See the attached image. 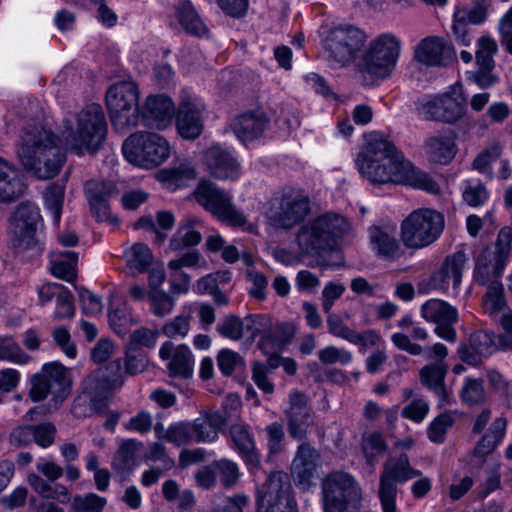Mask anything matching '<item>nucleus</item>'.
I'll return each instance as SVG.
<instances>
[{
    "label": "nucleus",
    "mask_w": 512,
    "mask_h": 512,
    "mask_svg": "<svg viewBox=\"0 0 512 512\" xmlns=\"http://www.w3.org/2000/svg\"><path fill=\"white\" fill-rule=\"evenodd\" d=\"M355 164L363 178L375 185L404 184L431 194H439V184L406 160L385 135L373 132L357 154Z\"/></svg>",
    "instance_id": "f257e3e1"
},
{
    "label": "nucleus",
    "mask_w": 512,
    "mask_h": 512,
    "mask_svg": "<svg viewBox=\"0 0 512 512\" xmlns=\"http://www.w3.org/2000/svg\"><path fill=\"white\" fill-rule=\"evenodd\" d=\"M18 155L22 166L40 180L55 177L65 161L58 137L45 129L26 132Z\"/></svg>",
    "instance_id": "f03ea898"
},
{
    "label": "nucleus",
    "mask_w": 512,
    "mask_h": 512,
    "mask_svg": "<svg viewBox=\"0 0 512 512\" xmlns=\"http://www.w3.org/2000/svg\"><path fill=\"white\" fill-rule=\"evenodd\" d=\"M349 230L350 224L346 218L330 212L304 225L298 233L297 240L303 251L318 254L333 249Z\"/></svg>",
    "instance_id": "7ed1b4c3"
},
{
    "label": "nucleus",
    "mask_w": 512,
    "mask_h": 512,
    "mask_svg": "<svg viewBox=\"0 0 512 512\" xmlns=\"http://www.w3.org/2000/svg\"><path fill=\"white\" fill-rule=\"evenodd\" d=\"M366 41V33L355 25L333 27L322 40L324 58L331 68L346 67L358 58Z\"/></svg>",
    "instance_id": "20e7f679"
},
{
    "label": "nucleus",
    "mask_w": 512,
    "mask_h": 512,
    "mask_svg": "<svg viewBox=\"0 0 512 512\" xmlns=\"http://www.w3.org/2000/svg\"><path fill=\"white\" fill-rule=\"evenodd\" d=\"M139 88L132 80L112 84L105 96L106 107L113 128L124 133L139 121Z\"/></svg>",
    "instance_id": "39448f33"
},
{
    "label": "nucleus",
    "mask_w": 512,
    "mask_h": 512,
    "mask_svg": "<svg viewBox=\"0 0 512 512\" xmlns=\"http://www.w3.org/2000/svg\"><path fill=\"white\" fill-rule=\"evenodd\" d=\"M124 158L134 166L153 169L164 163L170 156L168 141L158 133L136 131L122 144Z\"/></svg>",
    "instance_id": "423d86ee"
},
{
    "label": "nucleus",
    "mask_w": 512,
    "mask_h": 512,
    "mask_svg": "<svg viewBox=\"0 0 512 512\" xmlns=\"http://www.w3.org/2000/svg\"><path fill=\"white\" fill-rule=\"evenodd\" d=\"M444 226V216L438 211L428 208L417 209L402 221L401 241L408 249L426 248L441 236Z\"/></svg>",
    "instance_id": "0eeeda50"
},
{
    "label": "nucleus",
    "mask_w": 512,
    "mask_h": 512,
    "mask_svg": "<svg viewBox=\"0 0 512 512\" xmlns=\"http://www.w3.org/2000/svg\"><path fill=\"white\" fill-rule=\"evenodd\" d=\"M512 229L503 227L492 250L486 247L475 258L474 280L482 286L501 283V277L506 267L511 251Z\"/></svg>",
    "instance_id": "6e6552de"
},
{
    "label": "nucleus",
    "mask_w": 512,
    "mask_h": 512,
    "mask_svg": "<svg viewBox=\"0 0 512 512\" xmlns=\"http://www.w3.org/2000/svg\"><path fill=\"white\" fill-rule=\"evenodd\" d=\"M28 395L33 402L45 400L52 395L56 406L67 397L71 387L69 370L59 361L45 363L40 371L29 379Z\"/></svg>",
    "instance_id": "1a4fd4ad"
},
{
    "label": "nucleus",
    "mask_w": 512,
    "mask_h": 512,
    "mask_svg": "<svg viewBox=\"0 0 512 512\" xmlns=\"http://www.w3.org/2000/svg\"><path fill=\"white\" fill-rule=\"evenodd\" d=\"M401 51V41L392 33H383L373 39L363 54L359 70L375 78L384 79L394 71Z\"/></svg>",
    "instance_id": "9d476101"
},
{
    "label": "nucleus",
    "mask_w": 512,
    "mask_h": 512,
    "mask_svg": "<svg viewBox=\"0 0 512 512\" xmlns=\"http://www.w3.org/2000/svg\"><path fill=\"white\" fill-rule=\"evenodd\" d=\"M310 212L309 198L294 188H284L270 201L267 216L270 222L279 228L291 229Z\"/></svg>",
    "instance_id": "9b49d317"
},
{
    "label": "nucleus",
    "mask_w": 512,
    "mask_h": 512,
    "mask_svg": "<svg viewBox=\"0 0 512 512\" xmlns=\"http://www.w3.org/2000/svg\"><path fill=\"white\" fill-rule=\"evenodd\" d=\"M196 201L220 221L233 226L245 227L247 219L232 202V196L209 180L199 182L194 191Z\"/></svg>",
    "instance_id": "f8f14e48"
},
{
    "label": "nucleus",
    "mask_w": 512,
    "mask_h": 512,
    "mask_svg": "<svg viewBox=\"0 0 512 512\" xmlns=\"http://www.w3.org/2000/svg\"><path fill=\"white\" fill-rule=\"evenodd\" d=\"M41 221L39 208L29 202L19 204L9 219L10 242L16 253L40 251L37 230Z\"/></svg>",
    "instance_id": "ddd939ff"
},
{
    "label": "nucleus",
    "mask_w": 512,
    "mask_h": 512,
    "mask_svg": "<svg viewBox=\"0 0 512 512\" xmlns=\"http://www.w3.org/2000/svg\"><path fill=\"white\" fill-rule=\"evenodd\" d=\"M257 512H297L289 476L282 471L269 474L257 492Z\"/></svg>",
    "instance_id": "4468645a"
},
{
    "label": "nucleus",
    "mask_w": 512,
    "mask_h": 512,
    "mask_svg": "<svg viewBox=\"0 0 512 512\" xmlns=\"http://www.w3.org/2000/svg\"><path fill=\"white\" fill-rule=\"evenodd\" d=\"M422 475V472L411 467L409 458L405 453L397 459H390L384 464L380 476L379 498L382 509L391 512L396 507L397 482H405Z\"/></svg>",
    "instance_id": "2eb2a0df"
},
{
    "label": "nucleus",
    "mask_w": 512,
    "mask_h": 512,
    "mask_svg": "<svg viewBox=\"0 0 512 512\" xmlns=\"http://www.w3.org/2000/svg\"><path fill=\"white\" fill-rule=\"evenodd\" d=\"M325 512H343L350 503H357L360 488L348 473L333 472L322 483Z\"/></svg>",
    "instance_id": "dca6fc26"
},
{
    "label": "nucleus",
    "mask_w": 512,
    "mask_h": 512,
    "mask_svg": "<svg viewBox=\"0 0 512 512\" xmlns=\"http://www.w3.org/2000/svg\"><path fill=\"white\" fill-rule=\"evenodd\" d=\"M289 407L284 411L289 435L295 440H304L315 426V416L308 405L306 394L294 390L289 394Z\"/></svg>",
    "instance_id": "f3484780"
},
{
    "label": "nucleus",
    "mask_w": 512,
    "mask_h": 512,
    "mask_svg": "<svg viewBox=\"0 0 512 512\" xmlns=\"http://www.w3.org/2000/svg\"><path fill=\"white\" fill-rule=\"evenodd\" d=\"M421 316L427 322L435 324L434 332L440 338L455 342L457 333L454 325L458 322L456 307L440 299H430L420 308Z\"/></svg>",
    "instance_id": "a211bd4d"
},
{
    "label": "nucleus",
    "mask_w": 512,
    "mask_h": 512,
    "mask_svg": "<svg viewBox=\"0 0 512 512\" xmlns=\"http://www.w3.org/2000/svg\"><path fill=\"white\" fill-rule=\"evenodd\" d=\"M64 123L65 144L75 150L77 154H82L85 151L93 154L95 151L92 141L96 132V106L90 105L78 114L76 131L73 130L70 121L65 120Z\"/></svg>",
    "instance_id": "6ab92c4d"
},
{
    "label": "nucleus",
    "mask_w": 512,
    "mask_h": 512,
    "mask_svg": "<svg viewBox=\"0 0 512 512\" xmlns=\"http://www.w3.org/2000/svg\"><path fill=\"white\" fill-rule=\"evenodd\" d=\"M426 119L453 124L460 120L466 111V101L455 90L435 96L421 106Z\"/></svg>",
    "instance_id": "aec40b11"
},
{
    "label": "nucleus",
    "mask_w": 512,
    "mask_h": 512,
    "mask_svg": "<svg viewBox=\"0 0 512 512\" xmlns=\"http://www.w3.org/2000/svg\"><path fill=\"white\" fill-rule=\"evenodd\" d=\"M423 150L429 162L439 165L450 164L459 151L456 132L453 130L435 132L425 139Z\"/></svg>",
    "instance_id": "412c9836"
},
{
    "label": "nucleus",
    "mask_w": 512,
    "mask_h": 512,
    "mask_svg": "<svg viewBox=\"0 0 512 512\" xmlns=\"http://www.w3.org/2000/svg\"><path fill=\"white\" fill-rule=\"evenodd\" d=\"M175 114V105L166 95L148 96L139 109L144 124L151 128L164 129L171 124Z\"/></svg>",
    "instance_id": "4be33fe9"
},
{
    "label": "nucleus",
    "mask_w": 512,
    "mask_h": 512,
    "mask_svg": "<svg viewBox=\"0 0 512 512\" xmlns=\"http://www.w3.org/2000/svg\"><path fill=\"white\" fill-rule=\"evenodd\" d=\"M320 466V452L309 443L303 442L298 446L291 463V474L298 484L307 487L311 484Z\"/></svg>",
    "instance_id": "5701e85b"
},
{
    "label": "nucleus",
    "mask_w": 512,
    "mask_h": 512,
    "mask_svg": "<svg viewBox=\"0 0 512 512\" xmlns=\"http://www.w3.org/2000/svg\"><path fill=\"white\" fill-rule=\"evenodd\" d=\"M209 173L220 180H236L240 176V164L234 156L220 146L210 147L204 155Z\"/></svg>",
    "instance_id": "b1692460"
},
{
    "label": "nucleus",
    "mask_w": 512,
    "mask_h": 512,
    "mask_svg": "<svg viewBox=\"0 0 512 512\" xmlns=\"http://www.w3.org/2000/svg\"><path fill=\"white\" fill-rule=\"evenodd\" d=\"M368 232L371 249L379 258L395 261L404 255L394 229L372 226Z\"/></svg>",
    "instance_id": "393cba45"
},
{
    "label": "nucleus",
    "mask_w": 512,
    "mask_h": 512,
    "mask_svg": "<svg viewBox=\"0 0 512 512\" xmlns=\"http://www.w3.org/2000/svg\"><path fill=\"white\" fill-rule=\"evenodd\" d=\"M159 356L163 360H169L167 368L169 374L174 377L188 378L193 372V355L186 345L174 346L170 341L162 344Z\"/></svg>",
    "instance_id": "a878e982"
},
{
    "label": "nucleus",
    "mask_w": 512,
    "mask_h": 512,
    "mask_svg": "<svg viewBox=\"0 0 512 512\" xmlns=\"http://www.w3.org/2000/svg\"><path fill=\"white\" fill-rule=\"evenodd\" d=\"M26 184L22 172L0 158V202L10 203L24 195Z\"/></svg>",
    "instance_id": "bb28decb"
},
{
    "label": "nucleus",
    "mask_w": 512,
    "mask_h": 512,
    "mask_svg": "<svg viewBox=\"0 0 512 512\" xmlns=\"http://www.w3.org/2000/svg\"><path fill=\"white\" fill-rule=\"evenodd\" d=\"M466 262L467 257L463 251H457L448 256L440 270L432 275V288L444 290L448 287L450 281H452L455 288L458 287L461 283L462 271Z\"/></svg>",
    "instance_id": "cd10ccee"
},
{
    "label": "nucleus",
    "mask_w": 512,
    "mask_h": 512,
    "mask_svg": "<svg viewBox=\"0 0 512 512\" xmlns=\"http://www.w3.org/2000/svg\"><path fill=\"white\" fill-rule=\"evenodd\" d=\"M203 105L196 101H182L177 117V129L185 139L197 138L203 129L202 124Z\"/></svg>",
    "instance_id": "c85d7f7f"
},
{
    "label": "nucleus",
    "mask_w": 512,
    "mask_h": 512,
    "mask_svg": "<svg viewBox=\"0 0 512 512\" xmlns=\"http://www.w3.org/2000/svg\"><path fill=\"white\" fill-rule=\"evenodd\" d=\"M229 436L233 447L246 463L253 466L259 465L260 457L256 449L253 433L248 424L244 422L232 424L229 427Z\"/></svg>",
    "instance_id": "c756f323"
},
{
    "label": "nucleus",
    "mask_w": 512,
    "mask_h": 512,
    "mask_svg": "<svg viewBox=\"0 0 512 512\" xmlns=\"http://www.w3.org/2000/svg\"><path fill=\"white\" fill-rule=\"evenodd\" d=\"M268 119L263 112L245 113L232 121V129L236 137L243 143L261 137L267 127Z\"/></svg>",
    "instance_id": "7c9ffc66"
},
{
    "label": "nucleus",
    "mask_w": 512,
    "mask_h": 512,
    "mask_svg": "<svg viewBox=\"0 0 512 512\" xmlns=\"http://www.w3.org/2000/svg\"><path fill=\"white\" fill-rule=\"evenodd\" d=\"M123 382L120 357H115L109 362L98 365V399H107L112 396L115 390L122 387Z\"/></svg>",
    "instance_id": "2f4dec72"
},
{
    "label": "nucleus",
    "mask_w": 512,
    "mask_h": 512,
    "mask_svg": "<svg viewBox=\"0 0 512 512\" xmlns=\"http://www.w3.org/2000/svg\"><path fill=\"white\" fill-rule=\"evenodd\" d=\"M493 339L486 331H477L470 335L469 343L459 347V355L462 361L470 365H477L483 357L489 356L493 350Z\"/></svg>",
    "instance_id": "473e14b6"
},
{
    "label": "nucleus",
    "mask_w": 512,
    "mask_h": 512,
    "mask_svg": "<svg viewBox=\"0 0 512 512\" xmlns=\"http://www.w3.org/2000/svg\"><path fill=\"white\" fill-rule=\"evenodd\" d=\"M447 366L443 362L425 365L420 370L421 383L432 390L439 398V404L450 403V396L444 385Z\"/></svg>",
    "instance_id": "72a5a7b5"
},
{
    "label": "nucleus",
    "mask_w": 512,
    "mask_h": 512,
    "mask_svg": "<svg viewBox=\"0 0 512 512\" xmlns=\"http://www.w3.org/2000/svg\"><path fill=\"white\" fill-rule=\"evenodd\" d=\"M51 274L63 281L73 283L77 277L78 254L74 251H53L49 256Z\"/></svg>",
    "instance_id": "f704fd0d"
},
{
    "label": "nucleus",
    "mask_w": 512,
    "mask_h": 512,
    "mask_svg": "<svg viewBox=\"0 0 512 512\" xmlns=\"http://www.w3.org/2000/svg\"><path fill=\"white\" fill-rule=\"evenodd\" d=\"M201 224V220L195 216L185 217L179 224L176 233L170 239L169 246L174 251L193 247L201 242V234L195 227Z\"/></svg>",
    "instance_id": "c9c22d12"
},
{
    "label": "nucleus",
    "mask_w": 512,
    "mask_h": 512,
    "mask_svg": "<svg viewBox=\"0 0 512 512\" xmlns=\"http://www.w3.org/2000/svg\"><path fill=\"white\" fill-rule=\"evenodd\" d=\"M96 411V375L89 374L82 382L81 393L76 397L72 413L77 418L91 416Z\"/></svg>",
    "instance_id": "e433bc0d"
},
{
    "label": "nucleus",
    "mask_w": 512,
    "mask_h": 512,
    "mask_svg": "<svg viewBox=\"0 0 512 512\" xmlns=\"http://www.w3.org/2000/svg\"><path fill=\"white\" fill-rule=\"evenodd\" d=\"M507 420L504 417L496 418L487 432L477 443L474 449V455L478 457H485L492 453L496 447L502 442L506 433Z\"/></svg>",
    "instance_id": "4c0bfd02"
},
{
    "label": "nucleus",
    "mask_w": 512,
    "mask_h": 512,
    "mask_svg": "<svg viewBox=\"0 0 512 512\" xmlns=\"http://www.w3.org/2000/svg\"><path fill=\"white\" fill-rule=\"evenodd\" d=\"M445 43L442 38L428 36L422 39L415 48V59L427 66L440 64Z\"/></svg>",
    "instance_id": "58836bf2"
},
{
    "label": "nucleus",
    "mask_w": 512,
    "mask_h": 512,
    "mask_svg": "<svg viewBox=\"0 0 512 512\" xmlns=\"http://www.w3.org/2000/svg\"><path fill=\"white\" fill-rule=\"evenodd\" d=\"M176 14L181 26L187 33L199 37L207 34L208 30L206 25L189 0L179 1L176 6Z\"/></svg>",
    "instance_id": "ea45409f"
},
{
    "label": "nucleus",
    "mask_w": 512,
    "mask_h": 512,
    "mask_svg": "<svg viewBox=\"0 0 512 512\" xmlns=\"http://www.w3.org/2000/svg\"><path fill=\"white\" fill-rule=\"evenodd\" d=\"M409 335L405 333H394L391 336L392 343L400 350L417 356L423 353V348L411 341V338L416 341H425L428 338V332L425 328L418 324L413 325L409 330Z\"/></svg>",
    "instance_id": "a19ab883"
},
{
    "label": "nucleus",
    "mask_w": 512,
    "mask_h": 512,
    "mask_svg": "<svg viewBox=\"0 0 512 512\" xmlns=\"http://www.w3.org/2000/svg\"><path fill=\"white\" fill-rule=\"evenodd\" d=\"M31 360L32 356L27 354L12 336H0V361L24 366Z\"/></svg>",
    "instance_id": "79ce46f5"
},
{
    "label": "nucleus",
    "mask_w": 512,
    "mask_h": 512,
    "mask_svg": "<svg viewBox=\"0 0 512 512\" xmlns=\"http://www.w3.org/2000/svg\"><path fill=\"white\" fill-rule=\"evenodd\" d=\"M127 266L143 273L148 270L153 262V254L150 248L144 243L133 244L125 253Z\"/></svg>",
    "instance_id": "37998d69"
},
{
    "label": "nucleus",
    "mask_w": 512,
    "mask_h": 512,
    "mask_svg": "<svg viewBox=\"0 0 512 512\" xmlns=\"http://www.w3.org/2000/svg\"><path fill=\"white\" fill-rule=\"evenodd\" d=\"M502 151L503 147L500 143H492L476 155L471 164L472 168L492 179L493 171L491 165L501 157Z\"/></svg>",
    "instance_id": "c03bdc74"
},
{
    "label": "nucleus",
    "mask_w": 512,
    "mask_h": 512,
    "mask_svg": "<svg viewBox=\"0 0 512 512\" xmlns=\"http://www.w3.org/2000/svg\"><path fill=\"white\" fill-rule=\"evenodd\" d=\"M242 320L239 316L234 314L226 315L216 326V331L224 338H228L233 341L241 340L244 336L245 329H249V322H252L251 316L246 317Z\"/></svg>",
    "instance_id": "a18cd8bd"
},
{
    "label": "nucleus",
    "mask_w": 512,
    "mask_h": 512,
    "mask_svg": "<svg viewBox=\"0 0 512 512\" xmlns=\"http://www.w3.org/2000/svg\"><path fill=\"white\" fill-rule=\"evenodd\" d=\"M362 451L368 465L373 466L377 462V456L387 450L384 437L379 432H371L362 438Z\"/></svg>",
    "instance_id": "49530a36"
},
{
    "label": "nucleus",
    "mask_w": 512,
    "mask_h": 512,
    "mask_svg": "<svg viewBox=\"0 0 512 512\" xmlns=\"http://www.w3.org/2000/svg\"><path fill=\"white\" fill-rule=\"evenodd\" d=\"M150 310L158 318L170 315L175 307V299L163 290H154L148 293Z\"/></svg>",
    "instance_id": "de8ad7c7"
},
{
    "label": "nucleus",
    "mask_w": 512,
    "mask_h": 512,
    "mask_svg": "<svg viewBox=\"0 0 512 512\" xmlns=\"http://www.w3.org/2000/svg\"><path fill=\"white\" fill-rule=\"evenodd\" d=\"M109 325L118 335L124 336L132 324V315L126 303H119L108 314Z\"/></svg>",
    "instance_id": "09e8293b"
},
{
    "label": "nucleus",
    "mask_w": 512,
    "mask_h": 512,
    "mask_svg": "<svg viewBox=\"0 0 512 512\" xmlns=\"http://www.w3.org/2000/svg\"><path fill=\"white\" fill-rule=\"evenodd\" d=\"M216 361L219 370L225 376H230L245 368L244 358L238 352L227 348L218 352Z\"/></svg>",
    "instance_id": "8fccbe9b"
},
{
    "label": "nucleus",
    "mask_w": 512,
    "mask_h": 512,
    "mask_svg": "<svg viewBox=\"0 0 512 512\" xmlns=\"http://www.w3.org/2000/svg\"><path fill=\"white\" fill-rule=\"evenodd\" d=\"M488 290L483 299V307L487 314L495 316L504 311L506 302L502 283L487 286Z\"/></svg>",
    "instance_id": "3c124183"
},
{
    "label": "nucleus",
    "mask_w": 512,
    "mask_h": 512,
    "mask_svg": "<svg viewBox=\"0 0 512 512\" xmlns=\"http://www.w3.org/2000/svg\"><path fill=\"white\" fill-rule=\"evenodd\" d=\"M64 200V187L59 184L50 185L44 192L45 207L51 213L56 224L59 223Z\"/></svg>",
    "instance_id": "603ef678"
},
{
    "label": "nucleus",
    "mask_w": 512,
    "mask_h": 512,
    "mask_svg": "<svg viewBox=\"0 0 512 512\" xmlns=\"http://www.w3.org/2000/svg\"><path fill=\"white\" fill-rule=\"evenodd\" d=\"M495 64H476V70L467 72V79L481 89H487L499 81L494 73Z\"/></svg>",
    "instance_id": "864d4df0"
},
{
    "label": "nucleus",
    "mask_w": 512,
    "mask_h": 512,
    "mask_svg": "<svg viewBox=\"0 0 512 512\" xmlns=\"http://www.w3.org/2000/svg\"><path fill=\"white\" fill-rule=\"evenodd\" d=\"M212 467L219 473L220 481L224 487H232L239 479L240 472L237 464L223 458L212 463Z\"/></svg>",
    "instance_id": "5fc2aeb1"
},
{
    "label": "nucleus",
    "mask_w": 512,
    "mask_h": 512,
    "mask_svg": "<svg viewBox=\"0 0 512 512\" xmlns=\"http://www.w3.org/2000/svg\"><path fill=\"white\" fill-rule=\"evenodd\" d=\"M163 175H165V179L169 181L183 183L187 180L194 179L196 177V170L190 161L183 160L178 164H175L173 167L165 170Z\"/></svg>",
    "instance_id": "6e6d98bb"
},
{
    "label": "nucleus",
    "mask_w": 512,
    "mask_h": 512,
    "mask_svg": "<svg viewBox=\"0 0 512 512\" xmlns=\"http://www.w3.org/2000/svg\"><path fill=\"white\" fill-rule=\"evenodd\" d=\"M498 51L496 41L490 36H482L477 40L475 53L476 64H495L494 55Z\"/></svg>",
    "instance_id": "4d7b16f0"
},
{
    "label": "nucleus",
    "mask_w": 512,
    "mask_h": 512,
    "mask_svg": "<svg viewBox=\"0 0 512 512\" xmlns=\"http://www.w3.org/2000/svg\"><path fill=\"white\" fill-rule=\"evenodd\" d=\"M163 440L173 443L176 446L187 445L193 442L190 425L176 423L171 425L165 432Z\"/></svg>",
    "instance_id": "13d9d810"
},
{
    "label": "nucleus",
    "mask_w": 512,
    "mask_h": 512,
    "mask_svg": "<svg viewBox=\"0 0 512 512\" xmlns=\"http://www.w3.org/2000/svg\"><path fill=\"white\" fill-rule=\"evenodd\" d=\"M53 342L61 351L71 359L77 356V348L75 343L71 340V334L64 326L55 327L52 331Z\"/></svg>",
    "instance_id": "bf43d9fd"
},
{
    "label": "nucleus",
    "mask_w": 512,
    "mask_h": 512,
    "mask_svg": "<svg viewBox=\"0 0 512 512\" xmlns=\"http://www.w3.org/2000/svg\"><path fill=\"white\" fill-rule=\"evenodd\" d=\"M190 429L193 435V442H213L218 438L216 429L212 428L203 416L195 419Z\"/></svg>",
    "instance_id": "052dcab7"
},
{
    "label": "nucleus",
    "mask_w": 512,
    "mask_h": 512,
    "mask_svg": "<svg viewBox=\"0 0 512 512\" xmlns=\"http://www.w3.org/2000/svg\"><path fill=\"white\" fill-rule=\"evenodd\" d=\"M462 400L468 405L479 404L485 399L483 381L477 379H467L461 390Z\"/></svg>",
    "instance_id": "680f3d73"
},
{
    "label": "nucleus",
    "mask_w": 512,
    "mask_h": 512,
    "mask_svg": "<svg viewBox=\"0 0 512 512\" xmlns=\"http://www.w3.org/2000/svg\"><path fill=\"white\" fill-rule=\"evenodd\" d=\"M318 358L320 362L325 365L335 363L345 365L351 362L352 354L347 350L339 349L335 346H327L318 352Z\"/></svg>",
    "instance_id": "e2e57ef3"
},
{
    "label": "nucleus",
    "mask_w": 512,
    "mask_h": 512,
    "mask_svg": "<svg viewBox=\"0 0 512 512\" xmlns=\"http://www.w3.org/2000/svg\"><path fill=\"white\" fill-rule=\"evenodd\" d=\"M188 315H178L166 322L162 327V333L168 338L185 337L190 329Z\"/></svg>",
    "instance_id": "0e129e2a"
},
{
    "label": "nucleus",
    "mask_w": 512,
    "mask_h": 512,
    "mask_svg": "<svg viewBox=\"0 0 512 512\" xmlns=\"http://www.w3.org/2000/svg\"><path fill=\"white\" fill-rule=\"evenodd\" d=\"M454 14H456V17L460 20H464L468 24L479 25L487 18V6L483 2H478L469 9L458 8Z\"/></svg>",
    "instance_id": "69168bd1"
},
{
    "label": "nucleus",
    "mask_w": 512,
    "mask_h": 512,
    "mask_svg": "<svg viewBox=\"0 0 512 512\" xmlns=\"http://www.w3.org/2000/svg\"><path fill=\"white\" fill-rule=\"evenodd\" d=\"M453 423L454 419L449 413L440 414L431 422L429 426V439L436 443L442 442L445 433L453 425Z\"/></svg>",
    "instance_id": "338daca9"
},
{
    "label": "nucleus",
    "mask_w": 512,
    "mask_h": 512,
    "mask_svg": "<svg viewBox=\"0 0 512 512\" xmlns=\"http://www.w3.org/2000/svg\"><path fill=\"white\" fill-rule=\"evenodd\" d=\"M157 337V330L140 327L132 332L130 336V346L132 349L138 347L153 348L156 345Z\"/></svg>",
    "instance_id": "774afa93"
}]
</instances>
